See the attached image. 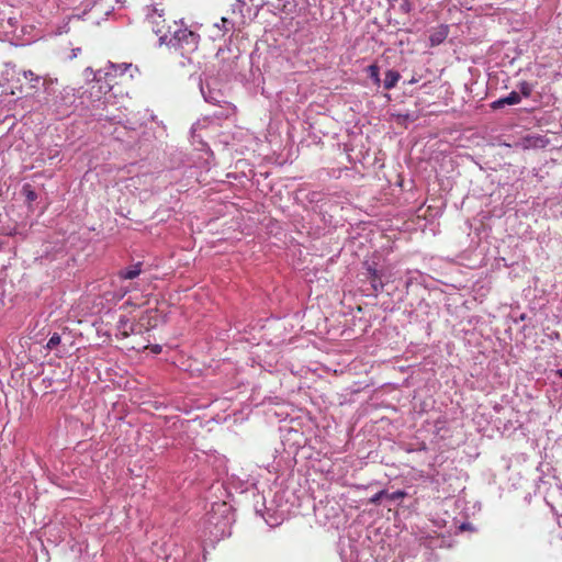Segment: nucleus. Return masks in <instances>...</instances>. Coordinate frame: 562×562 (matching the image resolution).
I'll return each mask as SVG.
<instances>
[{"mask_svg":"<svg viewBox=\"0 0 562 562\" xmlns=\"http://www.w3.org/2000/svg\"><path fill=\"white\" fill-rule=\"evenodd\" d=\"M181 26L172 32V35L168 37L167 33H164L159 37V45H167L180 50L182 55L190 54L196 50L200 43V35L187 26L181 21Z\"/></svg>","mask_w":562,"mask_h":562,"instance_id":"f257e3e1","label":"nucleus"},{"mask_svg":"<svg viewBox=\"0 0 562 562\" xmlns=\"http://www.w3.org/2000/svg\"><path fill=\"white\" fill-rule=\"evenodd\" d=\"M132 67V64L128 63H122V64H114L112 61H109L108 65L102 68V79L113 82L114 85L117 83L116 79L119 77L124 76V74Z\"/></svg>","mask_w":562,"mask_h":562,"instance_id":"f03ea898","label":"nucleus"},{"mask_svg":"<svg viewBox=\"0 0 562 562\" xmlns=\"http://www.w3.org/2000/svg\"><path fill=\"white\" fill-rule=\"evenodd\" d=\"M200 90L207 103L221 105L222 103H227L224 100V93L220 89L212 88L210 82L203 83L200 82Z\"/></svg>","mask_w":562,"mask_h":562,"instance_id":"7ed1b4c3","label":"nucleus"},{"mask_svg":"<svg viewBox=\"0 0 562 562\" xmlns=\"http://www.w3.org/2000/svg\"><path fill=\"white\" fill-rule=\"evenodd\" d=\"M449 34V26L447 24L439 25L431 34L429 35V46L436 47L442 44Z\"/></svg>","mask_w":562,"mask_h":562,"instance_id":"20e7f679","label":"nucleus"},{"mask_svg":"<svg viewBox=\"0 0 562 562\" xmlns=\"http://www.w3.org/2000/svg\"><path fill=\"white\" fill-rule=\"evenodd\" d=\"M406 495L407 494L404 491H396L393 493H389L386 490H382V491L378 492L376 494H374L369 499V503L373 504V505H378V504H380V502L383 497L387 498L389 501H397V499H402V498L406 497Z\"/></svg>","mask_w":562,"mask_h":562,"instance_id":"39448f33","label":"nucleus"},{"mask_svg":"<svg viewBox=\"0 0 562 562\" xmlns=\"http://www.w3.org/2000/svg\"><path fill=\"white\" fill-rule=\"evenodd\" d=\"M367 273H368L367 278L371 283L372 293H374L376 295L379 292H381L384 289V283L381 280V274L372 266H369L367 268Z\"/></svg>","mask_w":562,"mask_h":562,"instance_id":"423d86ee","label":"nucleus"},{"mask_svg":"<svg viewBox=\"0 0 562 562\" xmlns=\"http://www.w3.org/2000/svg\"><path fill=\"white\" fill-rule=\"evenodd\" d=\"M520 103V94L517 91H512L508 95L499 98L491 103L493 110H498L505 105H515Z\"/></svg>","mask_w":562,"mask_h":562,"instance_id":"0eeeda50","label":"nucleus"},{"mask_svg":"<svg viewBox=\"0 0 562 562\" xmlns=\"http://www.w3.org/2000/svg\"><path fill=\"white\" fill-rule=\"evenodd\" d=\"M522 142L525 148H544L550 143L543 135H527Z\"/></svg>","mask_w":562,"mask_h":562,"instance_id":"6e6552de","label":"nucleus"},{"mask_svg":"<svg viewBox=\"0 0 562 562\" xmlns=\"http://www.w3.org/2000/svg\"><path fill=\"white\" fill-rule=\"evenodd\" d=\"M400 79H401V75H400V72L397 70L389 69L385 72V77H384V80H383L384 89H386V90L393 89L396 86V83L398 82Z\"/></svg>","mask_w":562,"mask_h":562,"instance_id":"1a4fd4ad","label":"nucleus"},{"mask_svg":"<svg viewBox=\"0 0 562 562\" xmlns=\"http://www.w3.org/2000/svg\"><path fill=\"white\" fill-rule=\"evenodd\" d=\"M142 263L137 262L126 269H123L119 272V277L124 280H133L138 277L142 272Z\"/></svg>","mask_w":562,"mask_h":562,"instance_id":"9d476101","label":"nucleus"},{"mask_svg":"<svg viewBox=\"0 0 562 562\" xmlns=\"http://www.w3.org/2000/svg\"><path fill=\"white\" fill-rule=\"evenodd\" d=\"M98 85V92L94 94L92 91L90 92L91 97H95V100H100L103 95L109 93L112 88L114 87V83L108 80L102 79L101 82H95Z\"/></svg>","mask_w":562,"mask_h":562,"instance_id":"9b49d317","label":"nucleus"},{"mask_svg":"<svg viewBox=\"0 0 562 562\" xmlns=\"http://www.w3.org/2000/svg\"><path fill=\"white\" fill-rule=\"evenodd\" d=\"M517 88L519 90L517 92L520 94V99L529 98L535 89V83L528 81H520L518 82Z\"/></svg>","mask_w":562,"mask_h":562,"instance_id":"f8f14e48","label":"nucleus"},{"mask_svg":"<svg viewBox=\"0 0 562 562\" xmlns=\"http://www.w3.org/2000/svg\"><path fill=\"white\" fill-rule=\"evenodd\" d=\"M23 76L25 79H27L30 82H31V87L33 89H38L40 88V83H45L44 81H42V78L37 75H35L32 70H25L23 71Z\"/></svg>","mask_w":562,"mask_h":562,"instance_id":"ddd939ff","label":"nucleus"},{"mask_svg":"<svg viewBox=\"0 0 562 562\" xmlns=\"http://www.w3.org/2000/svg\"><path fill=\"white\" fill-rule=\"evenodd\" d=\"M158 16L157 14L153 13V12H147L146 14V20L149 24L153 25V32L156 34V35H162V30L158 26L159 25V22H158Z\"/></svg>","mask_w":562,"mask_h":562,"instance_id":"4468645a","label":"nucleus"},{"mask_svg":"<svg viewBox=\"0 0 562 562\" xmlns=\"http://www.w3.org/2000/svg\"><path fill=\"white\" fill-rule=\"evenodd\" d=\"M85 76L88 81L101 82L102 81V69L94 71L91 67L85 69Z\"/></svg>","mask_w":562,"mask_h":562,"instance_id":"2eb2a0df","label":"nucleus"},{"mask_svg":"<svg viewBox=\"0 0 562 562\" xmlns=\"http://www.w3.org/2000/svg\"><path fill=\"white\" fill-rule=\"evenodd\" d=\"M149 12L157 14L158 18L165 16V8H162V0H151V4L148 5Z\"/></svg>","mask_w":562,"mask_h":562,"instance_id":"dca6fc26","label":"nucleus"},{"mask_svg":"<svg viewBox=\"0 0 562 562\" xmlns=\"http://www.w3.org/2000/svg\"><path fill=\"white\" fill-rule=\"evenodd\" d=\"M369 77L375 85H380V68L376 65H370L367 69Z\"/></svg>","mask_w":562,"mask_h":562,"instance_id":"f3484780","label":"nucleus"},{"mask_svg":"<svg viewBox=\"0 0 562 562\" xmlns=\"http://www.w3.org/2000/svg\"><path fill=\"white\" fill-rule=\"evenodd\" d=\"M22 192L25 195V199L29 203H32L37 198L36 193L31 189V186L29 184L23 187Z\"/></svg>","mask_w":562,"mask_h":562,"instance_id":"a211bd4d","label":"nucleus"},{"mask_svg":"<svg viewBox=\"0 0 562 562\" xmlns=\"http://www.w3.org/2000/svg\"><path fill=\"white\" fill-rule=\"evenodd\" d=\"M60 336L57 334V333H54L50 338L48 339L47 344H46V348L48 350H53L54 348H56L59 344H60Z\"/></svg>","mask_w":562,"mask_h":562,"instance_id":"6ab92c4d","label":"nucleus"},{"mask_svg":"<svg viewBox=\"0 0 562 562\" xmlns=\"http://www.w3.org/2000/svg\"><path fill=\"white\" fill-rule=\"evenodd\" d=\"M61 99L64 101V105L69 106L74 103L75 95L70 93L67 89L64 90Z\"/></svg>","mask_w":562,"mask_h":562,"instance_id":"aec40b11","label":"nucleus"},{"mask_svg":"<svg viewBox=\"0 0 562 562\" xmlns=\"http://www.w3.org/2000/svg\"><path fill=\"white\" fill-rule=\"evenodd\" d=\"M198 126H199V123H194L191 127V137H192V143L195 144V143H199L201 144L202 146H205V144L202 142V139L200 138V136L196 134V130H198Z\"/></svg>","mask_w":562,"mask_h":562,"instance_id":"412c9836","label":"nucleus"},{"mask_svg":"<svg viewBox=\"0 0 562 562\" xmlns=\"http://www.w3.org/2000/svg\"><path fill=\"white\" fill-rule=\"evenodd\" d=\"M400 10L403 13H409L413 10V3L411 0H403V2L400 5Z\"/></svg>","mask_w":562,"mask_h":562,"instance_id":"4be33fe9","label":"nucleus"},{"mask_svg":"<svg viewBox=\"0 0 562 562\" xmlns=\"http://www.w3.org/2000/svg\"><path fill=\"white\" fill-rule=\"evenodd\" d=\"M271 5L273 7V9L278 10L279 12H283V11H284V9H285V4H283L282 7H280V5H273V4H271Z\"/></svg>","mask_w":562,"mask_h":562,"instance_id":"5701e85b","label":"nucleus"},{"mask_svg":"<svg viewBox=\"0 0 562 562\" xmlns=\"http://www.w3.org/2000/svg\"><path fill=\"white\" fill-rule=\"evenodd\" d=\"M223 27L228 31L226 24H229V21L226 18H222Z\"/></svg>","mask_w":562,"mask_h":562,"instance_id":"b1692460","label":"nucleus"},{"mask_svg":"<svg viewBox=\"0 0 562 562\" xmlns=\"http://www.w3.org/2000/svg\"><path fill=\"white\" fill-rule=\"evenodd\" d=\"M394 184H396L398 187H402L403 186V178H396V181H395Z\"/></svg>","mask_w":562,"mask_h":562,"instance_id":"393cba45","label":"nucleus"},{"mask_svg":"<svg viewBox=\"0 0 562 562\" xmlns=\"http://www.w3.org/2000/svg\"><path fill=\"white\" fill-rule=\"evenodd\" d=\"M79 52H80V48H75V49H72V56H71V58L77 57V54H78Z\"/></svg>","mask_w":562,"mask_h":562,"instance_id":"a878e982","label":"nucleus"},{"mask_svg":"<svg viewBox=\"0 0 562 562\" xmlns=\"http://www.w3.org/2000/svg\"><path fill=\"white\" fill-rule=\"evenodd\" d=\"M557 375H559L560 378H562V369L557 370Z\"/></svg>","mask_w":562,"mask_h":562,"instance_id":"bb28decb","label":"nucleus"},{"mask_svg":"<svg viewBox=\"0 0 562 562\" xmlns=\"http://www.w3.org/2000/svg\"><path fill=\"white\" fill-rule=\"evenodd\" d=\"M160 350V347L159 346H156L155 347V352H158Z\"/></svg>","mask_w":562,"mask_h":562,"instance_id":"cd10ccee","label":"nucleus"}]
</instances>
